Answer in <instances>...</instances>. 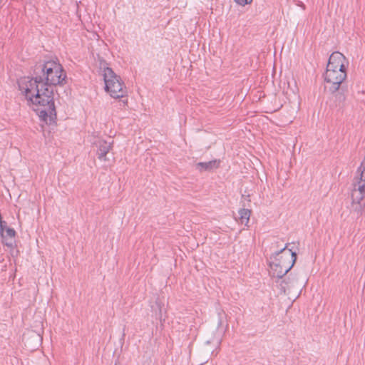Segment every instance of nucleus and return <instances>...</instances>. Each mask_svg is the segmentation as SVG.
I'll return each instance as SVG.
<instances>
[{
    "label": "nucleus",
    "mask_w": 365,
    "mask_h": 365,
    "mask_svg": "<svg viewBox=\"0 0 365 365\" xmlns=\"http://www.w3.org/2000/svg\"><path fill=\"white\" fill-rule=\"evenodd\" d=\"M67 75L62 65L54 60H41L29 69V76L21 77L17 84L28 105L38 113L41 121L56 124L54 88L67 84Z\"/></svg>",
    "instance_id": "nucleus-1"
},
{
    "label": "nucleus",
    "mask_w": 365,
    "mask_h": 365,
    "mask_svg": "<svg viewBox=\"0 0 365 365\" xmlns=\"http://www.w3.org/2000/svg\"><path fill=\"white\" fill-rule=\"evenodd\" d=\"M289 243L279 250L272 253L269 259V267L273 272L274 277L282 279L295 264L297 259V252L293 247L289 248Z\"/></svg>",
    "instance_id": "nucleus-2"
},
{
    "label": "nucleus",
    "mask_w": 365,
    "mask_h": 365,
    "mask_svg": "<svg viewBox=\"0 0 365 365\" xmlns=\"http://www.w3.org/2000/svg\"><path fill=\"white\" fill-rule=\"evenodd\" d=\"M104 60L101 61V68H103L105 90L114 98H120L127 95L126 87L120 77L116 75L112 68L107 66Z\"/></svg>",
    "instance_id": "nucleus-3"
},
{
    "label": "nucleus",
    "mask_w": 365,
    "mask_h": 365,
    "mask_svg": "<svg viewBox=\"0 0 365 365\" xmlns=\"http://www.w3.org/2000/svg\"><path fill=\"white\" fill-rule=\"evenodd\" d=\"M324 80V90L328 92H334L345 85L344 81L347 77L346 69L326 68L323 74Z\"/></svg>",
    "instance_id": "nucleus-4"
},
{
    "label": "nucleus",
    "mask_w": 365,
    "mask_h": 365,
    "mask_svg": "<svg viewBox=\"0 0 365 365\" xmlns=\"http://www.w3.org/2000/svg\"><path fill=\"white\" fill-rule=\"evenodd\" d=\"M351 210L357 214H361L365 207V182L359 180L353 184L351 192Z\"/></svg>",
    "instance_id": "nucleus-5"
},
{
    "label": "nucleus",
    "mask_w": 365,
    "mask_h": 365,
    "mask_svg": "<svg viewBox=\"0 0 365 365\" xmlns=\"http://www.w3.org/2000/svg\"><path fill=\"white\" fill-rule=\"evenodd\" d=\"M348 64V60L341 53L334 51L329 58L327 68L346 70Z\"/></svg>",
    "instance_id": "nucleus-6"
},
{
    "label": "nucleus",
    "mask_w": 365,
    "mask_h": 365,
    "mask_svg": "<svg viewBox=\"0 0 365 365\" xmlns=\"http://www.w3.org/2000/svg\"><path fill=\"white\" fill-rule=\"evenodd\" d=\"M329 93L332 95L334 106L339 109L343 108L345 106V101L348 93L347 86H341V88L337 91Z\"/></svg>",
    "instance_id": "nucleus-7"
},
{
    "label": "nucleus",
    "mask_w": 365,
    "mask_h": 365,
    "mask_svg": "<svg viewBox=\"0 0 365 365\" xmlns=\"http://www.w3.org/2000/svg\"><path fill=\"white\" fill-rule=\"evenodd\" d=\"M112 143H108L106 140H100L97 142V152L98 158L99 160H107L106 155L109 150L112 148Z\"/></svg>",
    "instance_id": "nucleus-8"
},
{
    "label": "nucleus",
    "mask_w": 365,
    "mask_h": 365,
    "mask_svg": "<svg viewBox=\"0 0 365 365\" xmlns=\"http://www.w3.org/2000/svg\"><path fill=\"white\" fill-rule=\"evenodd\" d=\"M220 163V160H212L208 162H199L195 164V168L201 173L203 171H211L214 169L218 168Z\"/></svg>",
    "instance_id": "nucleus-9"
},
{
    "label": "nucleus",
    "mask_w": 365,
    "mask_h": 365,
    "mask_svg": "<svg viewBox=\"0 0 365 365\" xmlns=\"http://www.w3.org/2000/svg\"><path fill=\"white\" fill-rule=\"evenodd\" d=\"M16 235V232L14 228H6V230L4 232V237H1L2 243L9 248H14V238Z\"/></svg>",
    "instance_id": "nucleus-10"
},
{
    "label": "nucleus",
    "mask_w": 365,
    "mask_h": 365,
    "mask_svg": "<svg viewBox=\"0 0 365 365\" xmlns=\"http://www.w3.org/2000/svg\"><path fill=\"white\" fill-rule=\"evenodd\" d=\"M251 212V210L246 208H242L239 210L240 220L242 224H245V225L247 226Z\"/></svg>",
    "instance_id": "nucleus-11"
},
{
    "label": "nucleus",
    "mask_w": 365,
    "mask_h": 365,
    "mask_svg": "<svg viewBox=\"0 0 365 365\" xmlns=\"http://www.w3.org/2000/svg\"><path fill=\"white\" fill-rule=\"evenodd\" d=\"M289 283H290L289 277L287 278V279L281 280V282L279 283L280 290L282 292L285 293L287 288H289Z\"/></svg>",
    "instance_id": "nucleus-12"
},
{
    "label": "nucleus",
    "mask_w": 365,
    "mask_h": 365,
    "mask_svg": "<svg viewBox=\"0 0 365 365\" xmlns=\"http://www.w3.org/2000/svg\"><path fill=\"white\" fill-rule=\"evenodd\" d=\"M253 0H235V1L240 6H245L247 4H250Z\"/></svg>",
    "instance_id": "nucleus-13"
},
{
    "label": "nucleus",
    "mask_w": 365,
    "mask_h": 365,
    "mask_svg": "<svg viewBox=\"0 0 365 365\" xmlns=\"http://www.w3.org/2000/svg\"><path fill=\"white\" fill-rule=\"evenodd\" d=\"M160 312H159V319L160 321H162V313H161V308L160 307Z\"/></svg>",
    "instance_id": "nucleus-14"
}]
</instances>
